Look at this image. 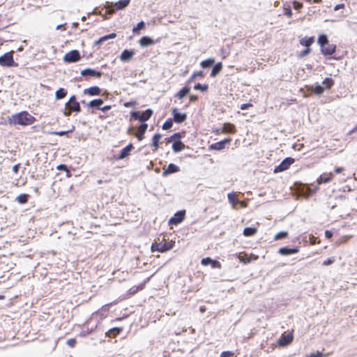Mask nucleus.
I'll return each mask as SVG.
<instances>
[{"instance_id":"1","label":"nucleus","mask_w":357,"mask_h":357,"mask_svg":"<svg viewBox=\"0 0 357 357\" xmlns=\"http://www.w3.org/2000/svg\"><path fill=\"white\" fill-rule=\"evenodd\" d=\"M36 121V118L31 115L28 112L23 111L17 114H13L8 119V121L10 124L17 126H29L33 123Z\"/></svg>"},{"instance_id":"2","label":"nucleus","mask_w":357,"mask_h":357,"mask_svg":"<svg viewBox=\"0 0 357 357\" xmlns=\"http://www.w3.org/2000/svg\"><path fill=\"white\" fill-rule=\"evenodd\" d=\"M175 245V241L173 240L167 241L165 239V236H163L162 239L158 237L154 240V242L151 246V250L152 252H165L172 250Z\"/></svg>"},{"instance_id":"3","label":"nucleus","mask_w":357,"mask_h":357,"mask_svg":"<svg viewBox=\"0 0 357 357\" xmlns=\"http://www.w3.org/2000/svg\"><path fill=\"white\" fill-rule=\"evenodd\" d=\"M130 2V0H120L116 3L106 1L105 8L107 9L106 13L107 15H112L116 10H123L126 8Z\"/></svg>"},{"instance_id":"4","label":"nucleus","mask_w":357,"mask_h":357,"mask_svg":"<svg viewBox=\"0 0 357 357\" xmlns=\"http://www.w3.org/2000/svg\"><path fill=\"white\" fill-rule=\"evenodd\" d=\"M80 111L81 107L79 102L76 100L75 96H72L65 105L64 116H70L73 112H79Z\"/></svg>"},{"instance_id":"5","label":"nucleus","mask_w":357,"mask_h":357,"mask_svg":"<svg viewBox=\"0 0 357 357\" xmlns=\"http://www.w3.org/2000/svg\"><path fill=\"white\" fill-rule=\"evenodd\" d=\"M147 128L148 124L146 123H142L137 128L136 132H134L135 128L131 127L128 130V133L129 135H135L137 140L140 142L144 139Z\"/></svg>"},{"instance_id":"6","label":"nucleus","mask_w":357,"mask_h":357,"mask_svg":"<svg viewBox=\"0 0 357 357\" xmlns=\"http://www.w3.org/2000/svg\"><path fill=\"white\" fill-rule=\"evenodd\" d=\"M153 111L151 109H147L142 112L134 111L130 113L131 119L139 120L142 123H145V121H148L151 117Z\"/></svg>"},{"instance_id":"7","label":"nucleus","mask_w":357,"mask_h":357,"mask_svg":"<svg viewBox=\"0 0 357 357\" xmlns=\"http://www.w3.org/2000/svg\"><path fill=\"white\" fill-rule=\"evenodd\" d=\"M213 132L217 135L227 133L235 134L236 132V128L235 125L231 123H225L222 127L213 129Z\"/></svg>"},{"instance_id":"8","label":"nucleus","mask_w":357,"mask_h":357,"mask_svg":"<svg viewBox=\"0 0 357 357\" xmlns=\"http://www.w3.org/2000/svg\"><path fill=\"white\" fill-rule=\"evenodd\" d=\"M14 51L5 53L0 56V65L1 66H16L17 64L15 63L13 59Z\"/></svg>"},{"instance_id":"9","label":"nucleus","mask_w":357,"mask_h":357,"mask_svg":"<svg viewBox=\"0 0 357 357\" xmlns=\"http://www.w3.org/2000/svg\"><path fill=\"white\" fill-rule=\"evenodd\" d=\"M295 160L292 158L288 157L282 161V162L274 168V173H279L284 172L289 168V167L294 162Z\"/></svg>"},{"instance_id":"10","label":"nucleus","mask_w":357,"mask_h":357,"mask_svg":"<svg viewBox=\"0 0 357 357\" xmlns=\"http://www.w3.org/2000/svg\"><path fill=\"white\" fill-rule=\"evenodd\" d=\"M185 217V211L176 212L172 218L169 220V225H176L183 221Z\"/></svg>"},{"instance_id":"11","label":"nucleus","mask_w":357,"mask_h":357,"mask_svg":"<svg viewBox=\"0 0 357 357\" xmlns=\"http://www.w3.org/2000/svg\"><path fill=\"white\" fill-rule=\"evenodd\" d=\"M294 340L293 331L288 334H282L279 340H278V344L280 347H286L290 344Z\"/></svg>"},{"instance_id":"12","label":"nucleus","mask_w":357,"mask_h":357,"mask_svg":"<svg viewBox=\"0 0 357 357\" xmlns=\"http://www.w3.org/2000/svg\"><path fill=\"white\" fill-rule=\"evenodd\" d=\"M231 137H227L224 139L222 141L211 144L209 146V149L211 150H216V151H221L225 148V145L227 144H229L231 142Z\"/></svg>"},{"instance_id":"13","label":"nucleus","mask_w":357,"mask_h":357,"mask_svg":"<svg viewBox=\"0 0 357 357\" xmlns=\"http://www.w3.org/2000/svg\"><path fill=\"white\" fill-rule=\"evenodd\" d=\"M80 59V54L78 50H72L64 56V61L68 63L76 62Z\"/></svg>"},{"instance_id":"14","label":"nucleus","mask_w":357,"mask_h":357,"mask_svg":"<svg viewBox=\"0 0 357 357\" xmlns=\"http://www.w3.org/2000/svg\"><path fill=\"white\" fill-rule=\"evenodd\" d=\"M238 258L241 262H243V264H248L252 261L257 260L259 257L255 254L248 255L247 253L242 252L238 254Z\"/></svg>"},{"instance_id":"15","label":"nucleus","mask_w":357,"mask_h":357,"mask_svg":"<svg viewBox=\"0 0 357 357\" xmlns=\"http://www.w3.org/2000/svg\"><path fill=\"white\" fill-rule=\"evenodd\" d=\"M172 114L173 115L174 121L178 123H182L187 119L186 114L180 113L177 108L172 109Z\"/></svg>"},{"instance_id":"16","label":"nucleus","mask_w":357,"mask_h":357,"mask_svg":"<svg viewBox=\"0 0 357 357\" xmlns=\"http://www.w3.org/2000/svg\"><path fill=\"white\" fill-rule=\"evenodd\" d=\"M150 278H148L144 282L139 284L137 286H132L128 291V296H133L137 294L139 291H141L144 289L146 284L149 281Z\"/></svg>"},{"instance_id":"17","label":"nucleus","mask_w":357,"mask_h":357,"mask_svg":"<svg viewBox=\"0 0 357 357\" xmlns=\"http://www.w3.org/2000/svg\"><path fill=\"white\" fill-rule=\"evenodd\" d=\"M335 50L336 45L334 44H329V43H328V45L321 47V52L325 56L332 55L335 52Z\"/></svg>"},{"instance_id":"18","label":"nucleus","mask_w":357,"mask_h":357,"mask_svg":"<svg viewBox=\"0 0 357 357\" xmlns=\"http://www.w3.org/2000/svg\"><path fill=\"white\" fill-rule=\"evenodd\" d=\"M135 51L134 50H125L121 52L120 55V59L124 62L129 61L135 55Z\"/></svg>"},{"instance_id":"19","label":"nucleus","mask_w":357,"mask_h":357,"mask_svg":"<svg viewBox=\"0 0 357 357\" xmlns=\"http://www.w3.org/2000/svg\"><path fill=\"white\" fill-rule=\"evenodd\" d=\"M133 149L134 147L132 144H129L121 151L119 155L117 157V159L122 160L127 158L130 154V152Z\"/></svg>"},{"instance_id":"20","label":"nucleus","mask_w":357,"mask_h":357,"mask_svg":"<svg viewBox=\"0 0 357 357\" xmlns=\"http://www.w3.org/2000/svg\"><path fill=\"white\" fill-rule=\"evenodd\" d=\"M298 251H299V249L298 247H294V248H289L288 247H282L279 249L278 252L281 255H289L298 253Z\"/></svg>"},{"instance_id":"21","label":"nucleus","mask_w":357,"mask_h":357,"mask_svg":"<svg viewBox=\"0 0 357 357\" xmlns=\"http://www.w3.org/2000/svg\"><path fill=\"white\" fill-rule=\"evenodd\" d=\"M333 178V174L332 172L324 173L317 178V181L319 184L326 183L331 181Z\"/></svg>"},{"instance_id":"22","label":"nucleus","mask_w":357,"mask_h":357,"mask_svg":"<svg viewBox=\"0 0 357 357\" xmlns=\"http://www.w3.org/2000/svg\"><path fill=\"white\" fill-rule=\"evenodd\" d=\"M109 310V304H107V305H103L100 309H99L95 313V314L98 316L100 319H103L107 317Z\"/></svg>"},{"instance_id":"23","label":"nucleus","mask_w":357,"mask_h":357,"mask_svg":"<svg viewBox=\"0 0 357 357\" xmlns=\"http://www.w3.org/2000/svg\"><path fill=\"white\" fill-rule=\"evenodd\" d=\"M179 170L180 169L177 165L171 163L167 166V169H164V171L162 172V176H166L169 174L178 172H179Z\"/></svg>"},{"instance_id":"24","label":"nucleus","mask_w":357,"mask_h":357,"mask_svg":"<svg viewBox=\"0 0 357 357\" xmlns=\"http://www.w3.org/2000/svg\"><path fill=\"white\" fill-rule=\"evenodd\" d=\"M123 331L121 327H114L106 332L105 335L110 338H114Z\"/></svg>"},{"instance_id":"25","label":"nucleus","mask_w":357,"mask_h":357,"mask_svg":"<svg viewBox=\"0 0 357 357\" xmlns=\"http://www.w3.org/2000/svg\"><path fill=\"white\" fill-rule=\"evenodd\" d=\"M81 75L82 76L90 75V76H93V77H100L102 76V73L100 71L93 70V69L86 68V69L82 70Z\"/></svg>"},{"instance_id":"26","label":"nucleus","mask_w":357,"mask_h":357,"mask_svg":"<svg viewBox=\"0 0 357 357\" xmlns=\"http://www.w3.org/2000/svg\"><path fill=\"white\" fill-rule=\"evenodd\" d=\"M84 93L86 94H89V96H98L101 93V89L97 86H91L89 89H86L84 91Z\"/></svg>"},{"instance_id":"27","label":"nucleus","mask_w":357,"mask_h":357,"mask_svg":"<svg viewBox=\"0 0 357 357\" xmlns=\"http://www.w3.org/2000/svg\"><path fill=\"white\" fill-rule=\"evenodd\" d=\"M162 138V135L160 133L155 134L152 137V146L153 151H156L159 148V142Z\"/></svg>"},{"instance_id":"28","label":"nucleus","mask_w":357,"mask_h":357,"mask_svg":"<svg viewBox=\"0 0 357 357\" xmlns=\"http://www.w3.org/2000/svg\"><path fill=\"white\" fill-rule=\"evenodd\" d=\"M139 43L142 47H146L154 44V41L150 37L143 36L139 40Z\"/></svg>"},{"instance_id":"29","label":"nucleus","mask_w":357,"mask_h":357,"mask_svg":"<svg viewBox=\"0 0 357 357\" xmlns=\"http://www.w3.org/2000/svg\"><path fill=\"white\" fill-rule=\"evenodd\" d=\"M222 69V63L219 62V63H216L213 66V69L211 70L210 76L211 77H216L221 72Z\"/></svg>"},{"instance_id":"30","label":"nucleus","mask_w":357,"mask_h":357,"mask_svg":"<svg viewBox=\"0 0 357 357\" xmlns=\"http://www.w3.org/2000/svg\"><path fill=\"white\" fill-rule=\"evenodd\" d=\"M227 198L229 202L232 204L234 208H235L236 206L239 203V200L235 192L229 193L227 195Z\"/></svg>"},{"instance_id":"31","label":"nucleus","mask_w":357,"mask_h":357,"mask_svg":"<svg viewBox=\"0 0 357 357\" xmlns=\"http://www.w3.org/2000/svg\"><path fill=\"white\" fill-rule=\"evenodd\" d=\"M185 144L181 140H176L172 144V149L174 152H178L183 150Z\"/></svg>"},{"instance_id":"32","label":"nucleus","mask_w":357,"mask_h":357,"mask_svg":"<svg viewBox=\"0 0 357 357\" xmlns=\"http://www.w3.org/2000/svg\"><path fill=\"white\" fill-rule=\"evenodd\" d=\"M334 80L331 77H326L322 82V87L324 90L330 89L334 85Z\"/></svg>"},{"instance_id":"33","label":"nucleus","mask_w":357,"mask_h":357,"mask_svg":"<svg viewBox=\"0 0 357 357\" xmlns=\"http://www.w3.org/2000/svg\"><path fill=\"white\" fill-rule=\"evenodd\" d=\"M103 104V100L98 98V99H94L90 101L88 103V107H96L98 109L101 107L100 106Z\"/></svg>"},{"instance_id":"34","label":"nucleus","mask_w":357,"mask_h":357,"mask_svg":"<svg viewBox=\"0 0 357 357\" xmlns=\"http://www.w3.org/2000/svg\"><path fill=\"white\" fill-rule=\"evenodd\" d=\"M314 37L303 38L300 40V44L306 47L310 48V45L314 43Z\"/></svg>"},{"instance_id":"35","label":"nucleus","mask_w":357,"mask_h":357,"mask_svg":"<svg viewBox=\"0 0 357 357\" xmlns=\"http://www.w3.org/2000/svg\"><path fill=\"white\" fill-rule=\"evenodd\" d=\"M116 37V34L115 33H112L110 34H108V35H106V36H104L101 38H100L96 42V45H100L102 44L103 42L109 40V39H114Z\"/></svg>"},{"instance_id":"36","label":"nucleus","mask_w":357,"mask_h":357,"mask_svg":"<svg viewBox=\"0 0 357 357\" xmlns=\"http://www.w3.org/2000/svg\"><path fill=\"white\" fill-rule=\"evenodd\" d=\"M311 91H312V92H313L314 93H315L317 95H321L324 93V88L322 87V86H320L319 84H316L312 86Z\"/></svg>"},{"instance_id":"37","label":"nucleus","mask_w":357,"mask_h":357,"mask_svg":"<svg viewBox=\"0 0 357 357\" xmlns=\"http://www.w3.org/2000/svg\"><path fill=\"white\" fill-rule=\"evenodd\" d=\"M257 232V228L254 227H245L243 229V235L245 236H251L255 235Z\"/></svg>"},{"instance_id":"38","label":"nucleus","mask_w":357,"mask_h":357,"mask_svg":"<svg viewBox=\"0 0 357 357\" xmlns=\"http://www.w3.org/2000/svg\"><path fill=\"white\" fill-rule=\"evenodd\" d=\"M190 92V88L188 86H185L182 88L176 94V97L179 99H182L184 96H185Z\"/></svg>"},{"instance_id":"39","label":"nucleus","mask_w":357,"mask_h":357,"mask_svg":"<svg viewBox=\"0 0 357 357\" xmlns=\"http://www.w3.org/2000/svg\"><path fill=\"white\" fill-rule=\"evenodd\" d=\"M66 95H67V91L63 88L59 89L55 93L56 98L57 100H61V99L65 98L66 96Z\"/></svg>"},{"instance_id":"40","label":"nucleus","mask_w":357,"mask_h":357,"mask_svg":"<svg viewBox=\"0 0 357 357\" xmlns=\"http://www.w3.org/2000/svg\"><path fill=\"white\" fill-rule=\"evenodd\" d=\"M214 63H215L214 59L210 58V59L202 61L200 63V66L203 68H208V67H211V66H213L214 64Z\"/></svg>"},{"instance_id":"41","label":"nucleus","mask_w":357,"mask_h":357,"mask_svg":"<svg viewBox=\"0 0 357 357\" xmlns=\"http://www.w3.org/2000/svg\"><path fill=\"white\" fill-rule=\"evenodd\" d=\"M288 236H289L288 231H280V232L277 233L274 236V240L275 241H279V240L287 238Z\"/></svg>"},{"instance_id":"42","label":"nucleus","mask_w":357,"mask_h":357,"mask_svg":"<svg viewBox=\"0 0 357 357\" xmlns=\"http://www.w3.org/2000/svg\"><path fill=\"white\" fill-rule=\"evenodd\" d=\"M328 40L326 35L322 34L319 36L318 43L319 44L321 47H322L324 45H328Z\"/></svg>"},{"instance_id":"43","label":"nucleus","mask_w":357,"mask_h":357,"mask_svg":"<svg viewBox=\"0 0 357 357\" xmlns=\"http://www.w3.org/2000/svg\"><path fill=\"white\" fill-rule=\"evenodd\" d=\"M29 197L27 194H21L17 197L16 200L20 204H26L28 202Z\"/></svg>"},{"instance_id":"44","label":"nucleus","mask_w":357,"mask_h":357,"mask_svg":"<svg viewBox=\"0 0 357 357\" xmlns=\"http://www.w3.org/2000/svg\"><path fill=\"white\" fill-rule=\"evenodd\" d=\"M145 28V23L144 21L139 22L136 26L132 29L133 33H137L139 30Z\"/></svg>"},{"instance_id":"45","label":"nucleus","mask_w":357,"mask_h":357,"mask_svg":"<svg viewBox=\"0 0 357 357\" xmlns=\"http://www.w3.org/2000/svg\"><path fill=\"white\" fill-rule=\"evenodd\" d=\"M173 126V122L172 119H168L163 124H162V129L163 130H169Z\"/></svg>"},{"instance_id":"46","label":"nucleus","mask_w":357,"mask_h":357,"mask_svg":"<svg viewBox=\"0 0 357 357\" xmlns=\"http://www.w3.org/2000/svg\"><path fill=\"white\" fill-rule=\"evenodd\" d=\"M194 89L195 90H200L202 91H206L208 89V86L207 84H201L200 83H197L194 86Z\"/></svg>"},{"instance_id":"47","label":"nucleus","mask_w":357,"mask_h":357,"mask_svg":"<svg viewBox=\"0 0 357 357\" xmlns=\"http://www.w3.org/2000/svg\"><path fill=\"white\" fill-rule=\"evenodd\" d=\"M211 265L213 268L220 269L222 268L221 264L218 260L212 259Z\"/></svg>"},{"instance_id":"48","label":"nucleus","mask_w":357,"mask_h":357,"mask_svg":"<svg viewBox=\"0 0 357 357\" xmlns=\"http://www.w3.org/2000/svg\"><path fill=\"white\" fill-rule=\"evenodd\" d=\"M234 353L231 351H222L220 354V357H233Z\"/></svg>"},{"instance_id":"49","label":"nucleus","mask_w":357,"mask_h":357,"mask_svg":"<svg viewBox=\"0 0 357 357\" xmlns=\"http://www.w3.org/2000/svg\"><path fill=\"white\" fill-rule=\"evenodd\" d=\"M310 51H311L310 48L306 47V49H305L304 50L301 51L299 53L298 56L301 57V58L305 57V56H307L310 52Z\"/></svg>"},{"instance_id":"50","label":"nucleus","mask_w":357,"mask_h":357,"mask_svg":"<svg viewBox=\"0 0 357 357\" xmlns=\"http://www.w3.org/2000/svg\"><path fill=\"white\" fill-rule=\"evenodd\" d=\"M204 76V73L203 71H195L192 75L191 79L196 78L197 77H203Z\"/></svg>"},{"instance_id":"51","label":"nucleus","mask_w":357,"mask_h":357,"mask_svg":"<svg viewBox=\"0 0 357 357\" xmlns=\"http://www.w3.org/2000/svg\"><path fill=\"white\" fill-rule=\"evenodd\" d=\"M77 344V340L75 338H71V339H69L67 340V344L70 347H75V345Z\"/></svg>"},{"instance_id":"52","label":"nucleus","mask_w":357,"mask_h":357,"mask_svg":"<svg viewBox=\"0 0 357 357\" xmlns=\"http://www.w3.org/2000/svg\"><path fill=\"white\" fill-rule=\"evenodd\" d=\"M211 261H212V259L210 258V257H206V258H203L201 261V264L203 265V266H207L208 264H211Z\"/></svg>"},{"instance_id":"53","label":"nucleus","mask_w":357,"mask_h":357,"mask_svg":"<svg viewBox=\"0 0 357 357\" xmlns=\"http://www.w3.org/2000/svg\"><path fill=\"white\" fill-rule=\"evenodd\" d=\"M334 261H335V258L331 257V258H328L326 260L324 261L322 264L324 266H328V265L332 264Z\"/></svg>"},{"instance_id":"54","label":"nucleus","mask_w":357,"mask_h":357,"mask_svg":"<svg viewBox=\"0 0 357 357\" xmlns=\"http://www.w3.org/2000/svg\"><path fill=\"white\" fill-rule=\"evenodd\" d=\"M309 239H310V243L311 245H315V244L319 243V241H317V238L313 235H310Z\"/></svg>"},{"instance_id":"55","label":"nucleus","mask_w":357,"mask_h":357,"mask_svg":"<svg viewBox=\"0 0 357 357\" xmlns=\"http://www.w3.org/2000/svg\"><path fill=\"white\" fill-rule=\"evenodd\" d=\"M70 132V131H69V130H68V131H56V132H52V134H53L54 135H58V136H63V135L68 134Z\"/></svg>"},{"instance_id":"56","label":"nucleus","mask_w":357,"mask_h":357,"mask_svg":"<svg viewBox=\"0 0 357 357\" xmlns=\"http://www.w3.org/2000/svg\"><path fill=\"white\" fill-rule=\"evenodd\" d=\"M172 136L174 140L176 141V140H180V139L182 138L183 135L180 132H176V133L173 134Z\"/></svg>"},{"instance_id":"57","label":"nucleus","mask_w":357,"mask_h":357,"mask_svg":"<svg viewBox=\"0 0 357 357\" xmlns=\"http://www.w3.org/2000/svg\"><path fill=\"white\" fill-rule=\"evenodd\" d=\"M56 169L58 170L64 171L66 172L68 169V167L66 165L61 164L56 167Z\"/></svg>"},{"instance_id":"58","label":"nucleus","mask_w":357,"mask_h":357,"mask_svg":"<svg viewBox=\"0 0 357 357\" xmlns=\"http://www.w3.org/2000/svg\"><path fill=\"white\" fill-rule=\"evenodd\" d=\"M252 105L251 103H245V104H242V105H241V107H240V108H241L242 110H244V109H248V107H252Z\"/></svg>"},{"instance_id":"59","label":"nucleus","mask_w":357,"mask_h":357,"mask_svg":"<svg viewBox=\"0 0 357 357\" xmlns=\"http://www.w3.org/2000/svg\"><path fill=\"white\" fill-rule=\"evenodd\" d=\"M306 357H322V354L319 351H317L315 354H311L309 356H307Z\"/></svg>"},{"instance_id":"60","label":"nucleus","mask_w":357,"mask_h":357,"mask_svg":"<svg viewBox=\"0 0 357 357\" xmlns=\"http://www.w3.org/2000/svg\"><path fill=\"white\" fill-rule=\"evenodd\" d=\"M325 236L327 238H331L332 236H333V232L329 231V230H326L325 231Z\"/></svg>"},{"instance_id":"61","label":"nucleus","mask_w":357,"mask_h":357,"mask_svg":"<svg viewBox=\"0 0 357 357\" xmlns=\"http://www.w3.org/2000/svg\"><path fill=\"white\" fill-rule=\"evenodd\" d=\"M344 3H340V4H337L336 5L335 7H334V10H338L341 8H344Z\"/></svg>"},{"instance_id":"62","label":"nucleus","mask_w":357,"mask_h":357,"mask_svg":"<svg viewBox=\"0 0 357 357\" xmlns=\"http://www.w3.org/2000/svg\"><path fill=\"white\" fill-rule=\"evenodd\" d=\"M112 108L111 105H105L102 107H100V109L102 112H106Z\"/></svg>"},{"instance_id":"63","label":"nucleus","mask_w":357,"mask_h":357,"mask_svg":"<svg viewBox=\"0 0 357 357\" xmlns=\"http://www.w3.org/2000/svg\"><path fill=\"white\" fill-rule=\"evenodd\" d=\"M198 99L197 96H195V95H191L190 96V102H195L197 101Z\"/></svg>"},{"instance_id":"64","label":"nucleus","mask_w":357,"mask_h":357,"mask_svg":"<svg viewBox=\"0 0 357 357\" xmlns=\"http://www.w3.org/2000/svg\"><path fill=\"white\" fill-rule=\"evenodd\" d=\"M344 170V168L342 167H336L335 169H334V172L336 173V174H340L342 172H343Z\"/></svg>"}]
</instances>
